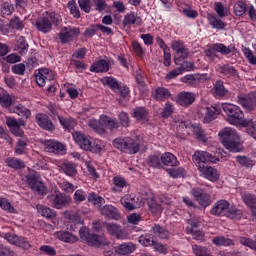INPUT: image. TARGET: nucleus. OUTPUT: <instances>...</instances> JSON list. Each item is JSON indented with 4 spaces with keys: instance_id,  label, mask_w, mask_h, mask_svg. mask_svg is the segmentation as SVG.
<instances>
[{
    "instance_id": "1",
    "label": "nucleus",
    "mask_w": 256,
    "mask_h": 256,
    "mask_svg": "<svg viewBox=\"0 0 256 256\" xmlns=\"http://www.w3.org/2000/svg\"><path fill=\"white\" fill-rule=\"evenodd\" d=\"M192 161L197 166L198 171L203 173L206 179H209V181H219V171L207 165V163H217V161H219L218 158H215V156L207 151L198 150L192 155Z\"/></svg>"
},
{
    "instance_id": "2",
    "label": "nucleus",
    "mask_w": 256,
    "mask_h": 256,
    "mask_svg": "<svg viewBox=\"0 0 256 256\" xmlns=\"http://www.w3.org/2000/svg\"><path fill=\"white\" fill-rule=\"evenodd\" d=\"M219 137L222 138L221 143L231 153H243L245 147L241 142V137L237 134V131L232 128H224L219 132Z\"/></svg>"
},
{
    "instance_id": "3",
    "label": "nucleus",
    "mask_w": 256,
    "mask_h": 256,
    "mask_svg": "<svg viewBox=\"0 0 256 256\" xmlns=\"http://www.w3.org/2000/svg\"><path fill=\"white\" fill-rule=\"evenodd\" d=\"M219 137L222 138L221 143L231 153H243L245 147L241 142V137L237 134V131L232 128H224L219 132Z\"/></svg>"
},
{
    "instance_id": "4",
    "label": "nucleus",
    "mask_w": 256,
    "mask_h": 256,
    "mask_svg": "<svg viewBox=\"0 0 256 256\" xmlns=\"http://www.w3.org/2000/svg\"><path fill=\"white\" fill-rule=\"evenodd\" d=\"M113 146L115 149L122 151L123 153H127L128 155H135L139 153L140 144L137 140H133V138H116L113 140Z\"/></svg>"
},
{
    "instance_id": "5",
    "label": "nucleus",
    "mask_w": 256,
    "mask_h": 256,
    "mask_svg": "<svg viewBox=\"0 0 256 256\" xmlns=\"http://www.w3.org/2000/svg\"><path fill=\"white\" fill-rule=\"evenodd\" d=\"M222 110L227 115L226 121H228V123H230L231 125L243 123V117H245V115L243 114V111H241V108H239V106L224 103L222 104Z\"/></svg>"
},
{
    "instance_id": "6",
    "label": "nucleus",
    "mask_w": 256,
    "mask_h": 256,
    "mask_svg": "<svg viewBox=\"0 0 256 256\" xmlns=\"http://www.w3.org/2000/svg\"><path fill=\"white\" fill-rule=\"evenodd\" d=\"M118 121H115L108 116H104L101 123L106 126V129H110V131H113V129H119V127H129L131 125V118H129V114L127 112H120L118 115Z\"/></svg>"
},
{
    "instance_id": "7",
    "label": "nucleus",
    "mask_w": 256,
    "mask_h": 256,
    "mask_svg": "<svg viewBox=\"0 0 256 256\" xmlns=\"http://www.w3.org/2000/svg\"><path fill=\"white\" fill-rule=\"evenodd\" d=\"M26 182L32 191H35L38 195H47V188L41 180V176L37 173H29L25 176Z\"/></svg>"
},
{
    "instance_id": "8",
    "label": "nucleus",
    "mask_w": 256,
    "mask_h": 256,
    "mask_svg": "<svg viewBox=\"0 0 256 256\" xmlns=\"http://www.w3.org/2000/svg\"><path fill=\"white\" fill-rule=\"evenodd\" d=\"M81 34V30L76 27L66 26L63 27L58 34V37L62 43V45H67V43H71L73 39H77Z\"/></svg>"
},
{
    "instance_id": "9",
    "label": "nucleus",
    "mask_w": 256,
    "mask_h": 256,
    "mask_svg": "<svg viewBox=\"0 0 256 256\" xmlns=\"http://www.w3.org/2000/svg\"><path fill=\"white\" fill-rule=\"evenodd\" d=\"M4 239L8 241V243H11L12 245H16L17 247H21V249H24L25 251H29L31 249V242L27 240V238L23 236H18L13 233H5Z\"/></svg>"
},
{
    "instance_id": "10",
    "label": "nucleus",
    "mask_w": 256,
    "mask_h": 256,
    "mask_svg": "<svg viewBox=\"0 0 256 256\" xmlns=\"http://www.w3.org/2000/svg\"><path fill=\"white\" fill-rule=\"evenodd\" d=\"M48 201L55 209H63L71 203V196H67L61 192L48 196Z\"/></svg>"
},
{
    "instance_id": "11",
    "label": "nucleus",
    "mask_w": 256,
    "mask_h": 256,
    "mask_svg": "<svg viewBox=\"0 0 256 256\" xmlns=\"http://www.w3.org/2000/svg\"><path fill=\"white\" fill-rule=\"evenodd\" d=\"M191 195L194 197L195 201L201 205V207L207 208L211 205V195L205 192V190L196 187L191 190Z\"/></svg>"
},
{
    "instance_id": "12",
    "label": "nucleus",
    "mask_w": 256,
    "mask_h": 256,
    "mask_svg": "<svg viewBox=\"0 0 256 256\" xmlns=\"http://www.w3.org/2000/svg\"><path fill=\"white\" fill-rule=\"evenodd\" d=\"M209 79V75L207 74H187L181 78V81L190 87H199V84L205 83Z\"/></svg>"
},
{
    "instance_id": "13",
    "label": "nucleus",
    "mask_w": 256,
    "mask_h": 256,
    "mask_svg": "<svg viewBox=\"0 0 256 256\" xmlns=\"http://www.w3.org/2000/svg\"><path fill=\"white\" fill-rule=\"evenodd\" d=\"M216 52L221 53V55H229V53H231V49L225 46V44L216 43V44H213L210 47V49L205 51V55L206 57H209V59H211L212 61H215V59H217Z\"/></svg>"
},
{
    "instance_id": "14",
    "label": "nucleus",
    "mask_w": 256,
    "mask_h": 256,
    "mask_svg": "<svg viewBox=\"0 0 256 256\" xmlns=\"http://www.w3.org/2000/svg\"><path fill=\"white\" fill-rule=\"evenodd\" d=\"M42 145L48 153H55V155H65V145L56 140H43Z\"/></svg>"
},
{
    "instance_id": "15",
    "label": "nucleus",
    "mask_w": 256,
    "mask_h": 256,
    "mask_svg": "<svg viewBox=\"0 0 256 256\" xmlns=\"http://www.w3.org/2000/svg\"><path fill=\"white\" fill-rule=\"evenodd\" d=\"M238 103L247 111H253L256 107V92L249 95H238Z\"/></svg>"
},
{
    "instance_id": "16",
    "label": "nucleus",
    "mask_w": 256,
    "mask_h": 256,
    "mask_svg": "<svg viewBox=\"0 0 256 256\" xmlns=\"http://www.w3.org/2000/svg\"><path fill=\"white\" fill-rule=\"evenodd\" d=\"M55 79V73L47 68L39 69V73L36 75V83L39 87H45L47 81H53Z\"/></svg>"
},
{
    "instance_id": "17",
    "label": "nucleus",
    "mask_w": 256,
    "mask_h": 256,
    "mask_svg": "<svg viewBox=\"0 0 256 256\" xmlns=\"http://www.w3.org/2000/svg\"><path fill=\"white\" fill-rule=\"evenodd\" d=\"M229 210V202L226 200H219L215 203L213 208L210 210L211 215H216L217 217L221 215L227 214V211Z\"/></svg>"
},
{
    "instance_id": "18",
    "label": "nucleus",
    "mask_w": 256,
    "mask_h": 256,
    "mask_svg": "<svg viewBox=\"0 0 256 256\" xmlns=\"http://www.w3.org/2000/svg\"><path fill=\"white\" fill-rule=\"evenodd\" d=\"M72 136L74 141L80 145L81 149H84V151H89V149H91V140H89V137L77 131L72 133Z\"/></svg>"
},
{
    "instance_id": "19",
    "label": "nucleus",
    "mask_w": 256,
    "mask_h": 256,
    "mask_svg": "<svg viewBox=\"0 0 256 256\" xmlns=\"http://www.w3.org/2000/svg\"><path fill=\"white\" fill-rule=\"evenodd\" d=\"M195 102V94L191 92H180L177 95V103L182 107H189Z\"/></svg>"
},
{
    "instance_id": "20",
    "label": "nucleus",
    "mask_w": 256,
    "mask_h": 256,
    "mask_svg": "<svg viewBox=\"0 0 256 256\" xmlns=\"http://www.w3.org/2000/svg\"><path fill=\"white\" fill-rule=\"evenodd\" d=\"M136 249L137 246L135 244L132 242H126L116 246L115 253H117V255L127 256L131 255V253H134Z\"/></svg>"
},
{
    "instance_id": "21",
    "label": "nucleus",
    "mask_w": 256,
    "mask_h": 256,
    "mask_svg": "<svg viewBox=\"0 0 256 256\" xmlns=\"http://www.w3.org/2000/svg\"><path fill=\"white\" fill-rule=\"evenodd\" d=\"M101 215H105L109 219H114L115 221H119L121 219V214H119V210L115 208L113 205H105L100 208Z\"/></svg>"
},
{
    "instance_id": "22",
    "label": "nucleus",
    "mask_w": 256,
    "mask_h": 256,
    "mask_svg": "<svg viewBox=\"0 0 256 256\" xmlns=\"http://www.w3.org/2000/svg\"><path fill=\"white\" fill-rule=\"evenodd\" d=\"M172 204L173 201H171L170 198L164 197L161 204L157 203V200L152 199L148 202V207H150L154 213H159L163 211V207H165V205H167V207H171Z\"/></svg>"
},
{
    "instance_id": "23",
    "label": "nucleus",
    "mask_w": 256,
    "mask_h": 256,
    "mask_svg": "<svg viewBox=\"0 0 256 256\" xmlns=\"http://www.w3.org/2000/svg\"><path fill=\"white\" fill-rule=\"evenodd\" d=\"M211 91L214 97H218L220 99H223V97H227V95H229V90L225 88L223 80H217Z\"/></svg>"
},
{
    "instance_id": "24",
    "label": "nucleus",
    "mask_w": 256,
    "mask_h": 256,
    "mask_svg": "<svg viewBox=\"0 0 256 256\" xmlns=\"http://www.w3.org/2000/svg\"><path fill=\"white\" fill-rule=\"evenodd\" d=\"M198 114L203 123H211V121H215V119H217L215 111L209 107L201 108L198 111Z\"/></svg>"
},
{
    "instance_id": "25",
    "label": "nucleus",
    "mask_w": 256,
    "mask_h": 256,
    "mask_svg": "<svg viewBox=\"0 0 256 256\" xmlns=\"http://www.w3.org/2000/svg\"><path fill=\"white\" fill-rule=\"evenodd\" d=\"M36 123L41 127L42 129H45V131H54L55 125H53V122L49 120V117L43 114H37L36 115Z\"/></svg>"
},
{
    "instance_id": "26",
    "label": "nucleus",
    "mask_w": 256,
    "mask_h": 256,
    "mask_svg": "<svg viewBox=\"0 0 256 256\" xmlns=\"http://www.w3.org/2000/svg\"><path fill=\"white\" fill-rule=\"evenodd\" d=\"M121 203L127 211H133L137 209V204L139 203V197L135 195H126L122 198Z\"/></svg>"
},
{
    "instance_id": "27",
    "label": "nucleus",
    "mask_w": 256,
    "mask_h": 256,
    "mask_svg": "<svg viewBox=\"0 0 256 256\" xmlns=\"http://www.w3.org/2000/svg\"><path fill=\"white\" fill-rule=\"evenodd\" d=\"M208 23L211 25L212 29H217L218 31H223L227 24L221 20V18L215 14H208Z\"/></svg>"
},
{
    "instance_id": "28",
    "label": "nucleus",
    "mask_w": 256,
    "mask_h": 256,
    "mask_svg": "<svg viewBox=\"0 0 256 256\" xmlns=\"http://www.w3.org/2000/svg\"><path fill=\"white\" fill-rule=\"evenodd\" d=\"M87 243L91 247H105V245H109V241H107V239L95 233L90 234V238H88Z\"/></svg>"
},
{
    "instance_id": "29",
    "label": "nucleus",
    "mask_w": 256,
    "mask_h": 256,
    "mask_svg": "<svg viewBox=\"0 0 256 256\" xmlns=\"http://www.w3.org/2000/svg\"><path fill=\"white\" fill-rule=\"evenodd\" d=\"M106 229L108 233L116 237V239H125L127 237L123 229H121V226L117 224H106Z\"/></svg>"
},
{
    "instance_id": "30",
    "label": "nucleus",
    "mask_w": 256,
    "mask_h": 256,
    "mask_svg": "<svg viewBox=\"0 0 256 256\" xmlns=\"http://www.w3.org/2000/svg\"><path fill=\"white\" fill-rule=\"evenodd\" d=\"M38 213L42 215V217H46V219H51L52 223H57V212L55 210L47 207V206H38Z\"/></svg>"
},
{
    "instance_id": "31",
    "label": "nucleus",
    "mask_w": 256,
    "mask_h": 256,
    "mask_svg": "<svg viewBox=\"0 0 256 256\" xmlns=\"http://www.w3.org/2000/svg\"><path fill=\"white\" fill-rule=\"evenodd\" d=\"M43 15L46 18V21H48V23L50 24L51 29H53V25L55 27H59V25H61V22L63 21L61 15L55 12H45Z\"/></svg>"
},
{
    "instance_id": "32",
    "label": "nucleus",
    "mask_w": 256,
    "mask_h": 256,
    "mask_svg": "<svg viewBox=\"0 0 256 256\" xmlns=\"http://www.w3.org/2000/svg\"><path fill=\"white\" fill-rule=\"evenodd\" d=\"M55 237L60 241H64V243H77V241H79V238H77V236L71 234L68 231L56 232Z\"/></svg>"
},
{
    "instance_id": "33",
    "label": "nucleus",
    "mask_w": 256,
    "mask_h": 256,
    "mask_svg": "<svg viewBox=\"0 0 256 256\" xmlns=\"http://www.w3.org/2000/svg\"><path fill=\"white\" fill-rule=\"evenodd\" d=\"M90 71L92 73H107V71H109V62L99 60L91 65Z\"/></svg>"
},
{
    "instance_id": "34",
    "label": "nucleus",
    "mask_w": 256,
    "mask_h": 256,
    "mask_svg": "<svg viewBox=\"0 0 256 256\" xmlns=\"http://www.w3.org/2000/svg\"><path fill=\"white\" fill-rule=\"evenodd\" d=\"M160 159H161V163H163V165H166L168 167H177V165H179V160H177V157H175V155H173L170 152H166L162 154Z\"/></svg>"
},
{
    "instance_id": "35",
    "label": "nucleus",
    "mask_w": 256,
    "mask_h": 256,
    "mask_svg": "<svg viewBox=\"0 0 256 256\" xmlns=\"http://www.w3.org/2000/svg\"><path fill=\"white\" fill-rule=\"evenodd\" d=\"M35 27L40 33H50L51 29H53L44 15L36 20Z\"/></svg>"
},
{
    "instance_id": "36",
    "label": "nucleus",
    "mask_w": 256,
    "mask_h": 256,
    "mask_svg": "<svg viewBox=\"0 0 256 256\" xmlns=\"http://www.w3.org/2000/svg\"><path fill=\"white\" fill-rule=\"evenodd\" d=\"M104 118L105 116H102L99 121L90 120L88 123L89 127H91V129H94V131L96 133H99V135H104L105 129H107V126L101 122Z\"/></svg>"
},
{
    "instance_id": "37",
    "label": "nucleus",
    "mask_w": 256,
    "mask_h": 256,
    "mask_svg": "<svg viewBox=\"0 0 256 256\" xmlns=\"http://www.w3.org/2000/svg\"><path fill=\"white\" fill-rule=\"evenodd\" d=\"M141 25V17L135 15V12H131L124 16V20L122 22L123 27H129L130 25Z\"/></svg>"
},
{
    "instance_id": "38",
    "label": "nucleus",
    "mask_w": 256,
    "mask_h": 256,
    "mask_svg": "<svg viewBox=\"0 0 256 256\" xmlns=\"http://www.w3.org/2000/svg\"><path fill=\"white\" fill-rule=\"evenodd\" d=\"M60 169L65 175H68V177H75V174L77 173V165L73 162L62 163Z\"/></svg>"
},
{
    "instance_id": "39",
    "label": "nucleus",
    "mask_w": 256,
    "mask_h": 256,
    "mask_svg": "<svg viewBox=\"0 0 256 256\" xmlns=\"http://www.w3.org/2000/svg\"><path fill=\"white\" fill-rule=\"evenodd\" d=\"M148 115L149 113H147V110L143 107L136 108L133 112V117L137 121H140V123H147V121H149Z\"/></svg>"
},
{
    "instance_id": "40",
    "label": "nucleus",
    "mask_w": 256,
    "mask_h": 256,
    "mask_svg": "<svg viewBox=\"0 0 256 256\" xmlns=\"http://www.w3.org/2000/svg\"><path fill=\"white\" fill-rule=\"evenodd\" d=\"M220 73L221 75H224V77H237L239 79V73L237 72L235 67L229 64L220 66Z\"/></svg>"
},
{
    "instance_id": "41",
    "label": "nucleus",
    "mask_w": 256,
    "mask_h": 256,
    "mask_svg": "<svg viewBox=\"0 0 256 256\" xmlns=\"http://www.w3.org/2000/svg\"><path fill=\"white\" fill-rule=\"evenodd\" d=\"M58 121L62 125L63 129H66L67 131H71L72 129H75V127L77 126V122L75 121V119L71 117H58Z\"/></svg>"
},
{
    "instance_id": "42",
    "label": "nucleus",
    "mask_w": 256,
    "mask_h": 256,
    "mask_svg": "<svg viewBox=\"0 0 256 256\" xmlns=\"http://www.w3.org/2000/svg\"><path fill=\"white\" fill-rule=\"evenodd\" d=\"M171 97V92L167 88L158 87L155 90L154 98L156 101H165Z\"/></svg>"
},
{
    "instance_id": "43",
    "label": "nucleus",
    "mask_w": 256,
    "mask_h": 256,
    "mask_svg": "<svg viewBox=\"0 0 256 256\" xmlns=\"http://www.w3.org/2000/svg\"><path fill=\"white\" fill-rule=\"evenodd\" d=\"M114 187L112 188L113 191L116 193H121L124 187H127V180L121 176H116L113 178Z\"/></svg>"
},
{
    "instance_id": "44",
    "label": "nucleus",
    "mask_w": 256,
    "mask_h": 256,
    "mask_svg": "<svg viewBox=\"0 0 256 256\" xmlns=\"http://www.w3.org/2000/svg\"><path fill=\"white\" fill-rule=\"evenodd\" d=\"M152 231H153L154 235H156V237H159V239H169V231H167V229H165V227H163L159 224H155L152 227Z\"/></svg>"
},
{
    "instance_id": "45",
    "label": "nucleus",
    "mask_w": 256,
    "mask_h": 256,
    "mask_svg": "<svg viewBox=\"0 0 256 256\" xmlns=\"http://www.w3.org/2000/svg\"><path fill=\"white\" fill-rule=\"evenodd\" d=\"M13 113H16L19 117L23 119H29L31 117V110L27 109L23 104H18L14 107Z\"/></svg>"
},
{
    "instance_id": "46",
    "label": "nucleus",
    "mask_w": 256,
    "mask_h": 256,
    "mask_svg": "<svg viewBox=\"0 0 256 256\" xmlns=\"http://www.w3.org/2000/svg\"><path fill=\"white\" fill-rule=\"evenodd\" d=\"M236 161L239 165H241L242 167H245V169H252V167L255 166V162L253 161V159L247 156L239 155L236 157Z\"/></svg>"
},
{
    "instance_id": "47",
    "label": "nucleus",
    "mask_w": 256,
    "mask_h": 256,
    "mask_svg": "<svg viewBox=\"0 0 256 256\" xmlns=\"http://www.w3.org/2000/svg\"><path fill=\"white\" fill-rule=\"evenodd\" d=\"M212 243H214V245H216L217 247H231V245H234L231 239L223 236L214 237Z\"/></svg>"
},
{
    "instance_id": "48",
    "label": "nucleus",
    "mask_w": 256,
    "mask_h": 256,
    "mask_svg": "<svg viewBox=\"0 0 256 256\" xmlns=\"http://www.w3.org/2000/svg\"><path fill=\"white\" fill-rule=\"evenodd\" d=\"M138 241L144 247H153V245H155V237L153 234L141 235Z\"/></svg>"
},
{
    "instance_id": "49",
    "label": "nucleus",
    "mask_w": 256,
    "mask_h": 256,
    "mask_svg": "<svg viewBox=\"0 0 256 256\" xmlns=\"http://www.w3.org/2000/svg\"><path fill=\"white\" fill-rule=\"evenodd\" d=\"M6 125L10 128L11 131V129H15L16 127H25L27 124L23 119H19L17 121V119L14 117H6Z\"/></svg>"
},
{
    "instance_id": "50",
    "label": "nucleus",
    "mask_w": 256,
    "mask_h": 256,
    "mask_svg": "<svg viewBox=\"0 0 256 256\" xmlns=\"http://www.w3.org/2000/svg\"><path fill=\"white\" fill-rule=\"evenodd\" d=\"M6 163L11 169H25V162L17 158H7Z\"/></svg>"
},
{
    "instance_id": "51",
    "label": "nucleus",
    "mask_w": 256,
    "mask_h": 256,
    "mask_svg": "<svg viewBox=\"0 0 256 256\" xmlns=\"http://www.w3.org/2000/svg\"><path fill=\"white\" fill-rule=\"evenodd\" d=\"M168 175H170V177H173V179H177L179 177H185V168L183 167H172V168H168L166 169Z\"/></svg>"
},
{
    "instance_id": "52",
    "label": "nucleus",
    "mask_w": 256,
    "mask_h": 256,
    "mask_svg": "<svg viewBox=\"0 0 256 256\" xmlns=\"http://www.w3.org/2000/svg\"><path fill=\"white\" fill-rule=\"evenodd\" d=\"M15 104V97L9 95V93H5L1 98H0V105L2 107H5V109H9L12 105Z\"/></svg>"
},
{
    "instance_id": "53",
    "label": "nucleus",
    "mask_w": 256,
    "mask_h": 256,
    "mask_svg": "<svg viewBox=\"0 0 256 256\" xmlns=\"http://www.w3.org/2000/svg\"><path fill=\"white\" fill-rule=\"evenodd\" d=\"M189 58V49L183 48L178 53H175L174 63L175 65H181V61H185V59Z\"/></svg>"
},
{
    "instance_id": "54",
    "label": "nucleus",
    "mask_w": 256,
    "mask_h": 256,
    "mask_svg": "<svg viewBox=\"0 0 256 256\" xmlns=\"http://www.w3.org/2000/svg\"><path fill=\"white\" fill-rule=\"evenodd\" d=\"M101 83L110 87V89H112V91L116 92L117 89H119V82H117V79H115L113 77H109V76L103 77L101 79Z\"/></svg>"
},
{
    "instance_id": "55",
    "label": "nucleus",
    "mask_w": 256,
    "mask_h": 256,
    "mask_svg": "<svg viewBox=\"0 0 256 256\" xmlns=\"http://www.w3.org/2000/svg\"><path fill=\"white\" fill-rule=\"evenodd\" d=\"M238 241L241 245H244V247H249V249H252L253 251H256V236L253 239L240 236L238 238Z\"/></svg>"
},
{
    "instance_id": "56",
    "label": "nucleus",
    "mask_w": 256,
    "mask_h": 256,
    "mask_svg": "<svg viewBox=\"0 0 256 256\" xmlns=\"http://www.w3.org/2000/svg\"><path fill=\"white\" fill-rule=\"evenodd\" d=\"M68 9L71 15L75 17V19H79V17H81V11H79V7L77 6V3L75 2V0H70L68 2Z\"/></svg>"
},
{
    "instance_id": "57",
    "label": "nucleus",
    "mask_w": 256,
    "mask_h": 256,
    "mask_svg": "<svg viewBox=\"0 0 256 256\" xmlns=\"http://www.w3.org/2000/svg\"><path fill=\"white\" fill-rule=\"evenodd\" d=\"M147 163H148L149 167H154L156 169H160L161 157H159V155H157V154L150 155L148 157Z\"/></svg>"
},
{
    "instance_id": "58",
    "label": "nucleus",
    "mask_w": 256,
    "mask_h": 256,
    "mask_svg": "<svg viewBox=\"0 0 256 256\" xmlns=\"http://www.w3.org/2000/svg\"><path fill=\"white\" fill-rule=\"evenodd\" d=\"M226 217H229V219H236L239 220L241 217H243V211L237 209V208H228L226 212Z\"/></svg>"
},
{
    "instance_id": "59",
    "label": "nucleus",
    "mask_w": 256,
    "mask_h": 256,
    "mask_svg": "<svg viewBox=\"0 0 256 256\" xmlns=\"http://www.w3.org/2000/svg\"><path fill=\"white\" fill-rule=\"evenodd\" d=\"M88 201L90 203H93V205H96L97 207H101V205H103L105 203V198L92 193L88 196Z\"/></svg>"
},
{
    "instance_id": "60",
    "label": "nucleus",
    "mask_w": 256,
    "mask_h": 256,
    "mask_svg": "<svg viewBox=\"0 0 256 256\" xmlns=\"http://www.w3.org/2000/svg\"><path fill=\"white\" fill-rule=\"evenodd\" d=\"M245 11H247V6L243 1H239L234 5V13L237 17L245 15Z\"/></svg>"
},
{
    "instance_id": "61",
    "label": "nucleus",
    "mask_w": 256,
    "mask_h": 256,
    "mask_svg": "<svg viewBox=\"0 0 256 256\" xmlns=\"http://www.w3.org/2000/svg\"><path fill=\"white\" fill-rule=\"evenodd\" d=\"M244 203L251 209H256V197L251 194H244L242 196Z\"/></svg>"
},
{
    "instance_id": "62",
    "label": "nucleus",
    "mask_w": 256,
    "mask_h": 256,
    "mask_svg": "<svg viewBox=\"0 0 256 256\" xmlns=\"http://www.w3.org/2000/svg\"><path fill=\"white\" fill-rule=\"evenodd\" d=\"M25 149H27V140L19 139L15 147L16 155H23L25 153Z\"/></svg>"
},
{
    "instance_id": "63",
    "label": "nucleus",
    "mask_w": 256,
    "mask_h": 256,
    "mask_svg": "<svg viewBox=\"0 0 256 256\" xmlns=\"http://www.w3.org/2000/svg\"><path fill=\"white\" fill-rule=\"evenodd\" d=\"M192 250L196 256H212L207 248L199 245L192 246Z\"/></svg>"
},
{
    "instance_id": "64",
    "label": "nucleus",
    "mask_w": 256,
    "mask_h": 256,
    "mask_svg": "<svg viewBox=\"0 0 256 256\" xmlns=\"http://www.w3.org/2000/svg\"><path fill=\"white\" fill-rule=\"evenodd\" d=\"M28 49H29V44L27 43V40L25 39L24 36H21L17 42V50L20 53H25L26 51H28Z\"/></svg>"
}]
</instances>
